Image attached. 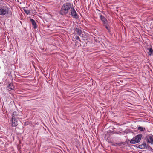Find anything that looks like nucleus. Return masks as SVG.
I'll return each mask as SVG.
<instances>
[{
	"instance_id": "nucleus-11",
	"label": "nucleus",
	"mask_w": 153,
	"mask_h": 153,
	"mask_svg": "<svg viewBox=\"0 0 153 153\" xmlns=\"http://www.w3.org/2000/svg\"><path fill=\"white\" fill-rule=\"evenodd\" d=\"M75 31L76 34L79 36H81L82 34V31L79 28H76L75 29Z\"/></svg>"
},
{
	"instance_id": "nucleus-2",
	"label": "nucleus",
	"mask_w": 153,
	"mask_h": 153,
	"mask_svg": "<svg viewBox=\"0 0 153 153\" xmlns=\"http://www.w3.org/2000/svg\"><path fill=\"white\" fill-rule=\"evenodd\" d=\"M142 136V135L140 134L134 137L130 140H128V141H130V143L132 144H135L138 143L140 141Z\"/></svg>"
},
{
	"instance_id": "nucleus-15",
	"label": "nucleus",
	"mask_w": 153,
	"mask_h": 153,
	"mask_svg": "<svg viewBox=\"0 0 153 153\" xmlns=\"http://www.w3.org/2000/svg\"><path fill=\"white\" fill-rule=\"evenodd\" d=\"M110 134L109 133L107 132V133L105 134V138H106L107 139H108L110 136Z\"/></svg>"
},
{
	"instance_id": "nucleus-24",
	"label": "nucleus",
	"mask_w": 153,
	"mask_h": 153,
	"mask_svg": "<svg viewBox=\"0 0 153 153\" xmlns=\"http://www.w3.org/2000/svg\"><path fill=\"white\" fill-rule=\"evenodd\" d=\"M108 31V32H110V28L108 29L107 30Z\"/></svg>"
},
{
	"instance_id": "nucleus-5",
	"label": "nucleus",
	"mask_w": 153,
	"mask_h": 153,
	"mask_svg": "<svg viewBox=\"0 0 153 153\" xmlns=\"http://www.w3.org/2000/svg\"><path fill=\"white\" fill-rule=\"evenodd\" d=\"M101 33H100L99 37H98L96 36V48H102V45L101 43H102V39L101 37H100V35Z\"/></svg>"
},
{
	"instance_id": "nucleus-19",
	"label": "nucleus",
	"mask_w": 153,
	"mask_h": 153,
	"mask_svg": "<svg viewBox=\"0 0 153 153\" xmlns=\"http://www.w3.org/2000/svg\"><path fill=\"white\" fill-rule=\"evenodd\" d=\"M122 133V132H120V131H117V132L115 131V132H114V134H118L120 135Z\"/></svg>"
},
{
	"instance_id": "nucleus-8",
	"label": "nucleus",
	"mask_w": 153,
	"mask_h": 153,
	"mask_svg": "<svg viewBox=\"0 0 153 153\" xmlns=\"http://www.w3.org/2000/svg\"><path fill=\"white\" fill-rule=\"evenodd\" d=\"M14 86L12 83H9L6 87L7 89L9 91L13 90L14 89Z\"/></svg>"
},
{
	"instance_id": "nucleus-18",
	"label": "nucleus",
	"mask_w": 153,
	"mask_h": 153,
	"mask_svg": "<svg viewBox=\"0 0 153 153\" xmlns=\"http://www.w3.org/2000/svg\"><path fill=\"white\" fill-rule=\"evenodd\" d=\"M104 26H105V28L107 30L109 29L110 27H109L108 23H107V24H103Z\"/></svg>"
},
{
	"instance_id": "nucleus-28",
	"label": "nucleus",
	"mask_w": 153,
	"mask_h": 153,
	"mask_svg": "<svg viewBox=\"0 0 153 153\" xmlns=\"http://www.w3.org/2000/svg\"><path fill=\"white\" fill-rule=\"evenodd\" d=\"M98 58V57H96V59H97V58Z\"/></svg>"
},
{
	"instance_id": "nucleus-26",
	"label": "nucleus",
	"mask_w": 153,
	"mask_h": 153,
	"mask_svg": "<svg viewBox=\"0 0 153 153\" xmlns=\"http://www.w3.org/2000/svg\"><path fill=\"white\" fill-rule=\"evenodd\" d=\"M96 10H97L98 11H100L97 9L96 8Z\"/></svg>"
},
{
	"instance_id": "nucleus-12",
	"label": "nucleus",
	"mask_w": 153,
	"mask_h": 153,
	"mask_svg": "<svg viewBox=\"0 0 153 153\" xmlns=\"http://www.w3.org/2000/svg\"><path fill=\"white\" fill-rule=\"evenodd\" d=\"M142 145L143 146V147H141L142 148V149H148V145L146 144L145 141H144L143 142L142 144Z\"/></svg>"
},
{
	"instance_id": "nucleus-21",
	"label": "nucleus",
	"mask_w": 153,
	"mask_h": 153,
	"mask_svg": "<svg viewBox=\"0 0 153 153\" xmlns=\"http://www.w3.org/2000/svg\"><path fill=\"white\" fill-rule=\"evenodd\" d=\"M141 147H143V145H142V144L138 145L137 148L142 149V148H141Z\"/></svg>"
},
{
	"instance_id": "nucleus-3",
	"label": "nucleus",
	"mask_w": 153,
	"mask_h": 153,
	"mask_svg": "<svg viewBox=\"0 0 153 153\" xmlns=\"http://www.w3.org/2000/svg\"><path fill=\"white\" fill-rule=\"evenodd\" d=\"M18 115H12V118L11 119L12 125L13 127H16L18 124V121L19 120V117Z\"/></svg>"
},
{
	"instance_id": "nucleus-13",
	"label": "nucleus",
	"mask_w": 153,
	"mask_h": 153,
	"mask_svg": "<svg viewBox=\"0 0 153 153\" xmlns=\"http://www.w3.org/2000/svg\"><path fill=\"white\" fill-rule=\"evenodd\" d=\"M149 50L148 54L149 55L151 56L153 54V50L152 48H149L147 49Z\"/></svg>"
},
{
	"instance_id": "nucleus-31",
	"label": "nucleus",
	"mask_w": 153,
	"mask_h": 153,
	"mask_svg": "<svg viewBox=\"0 0 153 153\" xmlns=\"http://www.w3.org/2000/svg\"><path fill=\"white\" fill-rule=\"evenodd\" d=\"M128 115H132L131 114H129Z\"/></svg>"
},
{
	"instance_id": "nucleus-22",
	"label": "nucleus",
	"mask_w": 153,
	"mask_h": 153,
	"mask_svg": "<svg viewBox=\"0 0 153 153\" xmlns=\"http://www.w3.org/2000/svg\"><path fill=\"white\" fill-rule=\"evenodd\" d=\"M148 149L149 148L151 151L153 150V149H152V148L151 146H150L149 145H148Z\"/></svg>"
},
{
	"instance_id": "nucleus-25",
	"label": "nucleus",
	"mask_w": 153,
	"mask_h": 153,
	"mask_svg": "<svg viewBox=\"0 0 153 153\" xmlns=\"http://www.w3.org/2000/svg\"><path fill=\"white\" fill-rule=\"evenodd\" d=\"M115 131H112L111 133H112L113 134H115L114 133V132H115Z\"/></svg>"
},
{
	"instance_id": "nucleus-17",
	"label": "nucleus",
	"mask_w": 153,
	"mask_h": 153,
	"mask_svg": "<svg viewBox=\"0 0 153 153\" xmlns=\"http://www.w3.org/2000/svg\"><path fill=\"white\" fill-rule=\"evenodd\" d=\"M24 10L25 12L27 14L29 15L30 14V11L27 9H24Z\"/></svg>"
},
{
	"instance_id": "nucleus-16",
	"label": "nucleus",
	"mask_w": 153,
	"mask_h": 153,
	"mask_svg": "<svg viewBox=\"0 0 153 153\" xmlns=\"http://www.w3.org/2000/svg\"><path fill=\"white\" fill-rule=\"evenodd\" d=\"M117 145L118 146H120L122 145H125V143L123 142H121L120 143H116Z\"/></svg>"
},
{
	"instance_id": "nucleus-27",
	"label": "nucleus",
	"mask_w": 153,
	"mask_h": 153,
	"mask_svg": "<svg viewBox=\"0 0 153 153\" xmlns=\"http://www.w3.org/2000/svg\"><path fill=\"white\" fill-rule=\"evenodd\" d=\"M99 51H96V52L97 53V52H99Z\"/></svg>"
},
{
	"instance_id": "nucleus-9",
	"label": "nucleus",
	"mask_w": 153,
	"mask_h": 153,
	"mask_svg": "<svg viewBox=\"0 0 153 153\" xmlns=\"http://www.w3.org/2000/svg\"><path fill=\"white\" fill-rule=\"evenodd\" d=\"M99 14L100 15V18L102 21L103 24H107V23H108L107 19L103 16L100 15V13Z\"/></svg>"
},
{
	"instance_id": "nucleus-6",
	"label": "nucleus",
	"mask_w": 153,
	"mask_h": 153,
	"mask_svg": "<svg viewBox=\"0 0 153 153\" xmlns=\"http://www.w3.org/2000/svg\"><path fill=\"white\" fill-rule=\"evenodd\" d=\"M8 8L7 7H0V15L4 16L8 13Z\"/></svg>"
},
{
	"instance_id": "nucleus-23",
	"label": "nucleus",
	"mask_w": 153,
	"mask_h": 153,
	"mask_svg": "<svg viewBox=\"0 0 153 153\" xmlns=\"http://www.w3.org/2000/svg\"><path fill=\"white\" fill-rule=\"evenodd\" d=\"M131 145L134 146V147H135L137 148V147H138L137 145Z\"/></svg>"
},
{
	"instance_id": "nucleus-29",
	"label": "nucleus",
	"mask_w": 153,
	"mask_h": 153,
	"mask_svg": "<svg viewBox=\"0 0 153 153\" xmlns=\"http://www.w3.org/2000/svg\"><path fill=\"white\" fill-rule=\"evenodd\" d=\"M143 114H140V115H143Z\"/></svg>"
},
{
	"instance_id": "nucleus-14",
	"label": "nucleus",
	"mask_w": 153,
	"mask_h": 153,
	"mask_svg": "<svg viewBox=\"0 0 153 153\" xmlns=\"http://www.w3.org/2000/svg\"><path fill=\"white\" fill-rule=\"evenodd\" d=\"M138 129V130H140V131H143L145 130V128L142 127L140 126H139Z\"/></svg>"
},
{
	"instance_id": "nucleus-10",
	"label": "nucleus",
	"mask_w": 153,
	"mask_h": 153,
	"mask_svg": "<svg viewBox=\"0 0 153 153\" xmlns=\"http://www.w3.org/2000/svg\"><path fill=\"white\" fill-rule=\"evenodd\" d=\"M30 21L31 22L33 28L35 29H36L37 28V24L35 21L33 19H30Z\"/></svg>"
},
{
	"instance_id": "nucleus-4",
	"label": "nucleus",
	"mask_w": 153,
	"mask_h": 153,
	"mask_svg": "<svg viewBox=\"0 0 153 153\" xmlns=\"http://www.w3.org/2000/svg\"><path fill=\"white\" fill-rule=\"evenodd\" d=\"M69 13L73 18L75 19L79 18V16L73 6L71 9Z\"/></svg>"
},
{
	"instance_id": "nucleus-7",
	"label": "nucleus",
	"mask_w": 153,
	"mask_h": 153,
	"mask_svg": "<svg viewBox=\"0 0 153 153\" xmlns=\"http://www.w3.org/2000/svg\"><path fill=\"white\" fill-rule=\"evenodd\" d=\"M145 139L147 143H150L151 144H153V135H147L145 137Z\"/></svg>"
},
{
	"instance_id": "nucleus-30",
	"label": "nucleus",
	"mask_w": 153,
	"mask_h": 153,
	"mask_svg": "<svg viewBox=\"0 0 153 153\" xmlns=\"http://www.w3.org/2000/svg\"><path fill=\"white\" fill-rule=\"evenodd\" d=\"M123 132H124V133H125V131H123Z\"/></svg>"
},
{
	"instance_id": "nucleus-20",
	"label": "nucleus",
	"mask_w": 153,
	"mask_h": 153,
	"mask_svg": "<svg viewBox=\"0 0 153 153\" xmlns=\"http://www.w3.org/2000/svg\"><path fill=\"white\" fill-rule=\"evenodd\" d=\"M75 38L76 39L79 40L80 42L81 40L80 39V38L79 36H75Z\"/></svg>"
},
{
	"instance_id": "nucleus-1",
	"label": "nucleus",
	"mask_w": 153,
	"mask_h": 153,
	"mask_svg": "<svg viewBox=\"0 0 153 153\" xmlns=\"http://www.w3.org/2000/svg\"><path fill=\"white\" fill-rule=\"evenodd\" d=\"M73 6V5L69 2H66L64 4L59 11L60 14L62 15H65L67 14Z\"/></svg>"
}]
</instances>
